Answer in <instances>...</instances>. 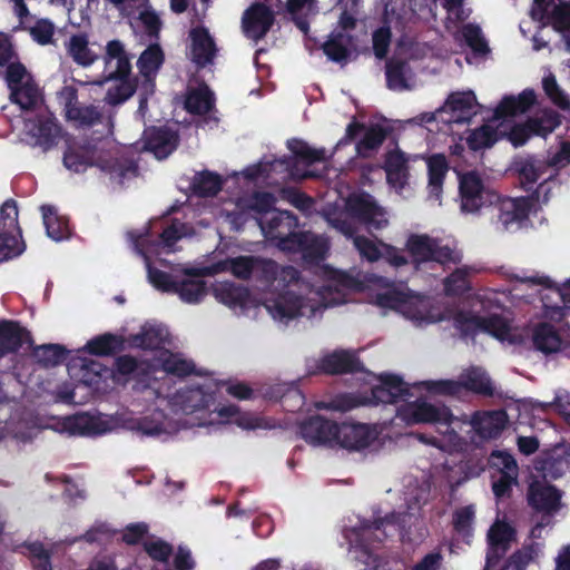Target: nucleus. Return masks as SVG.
I'll return each instance as SVG.
<instances>
[{
  "label": "nucleus",
  "instance_id": "f257e3e1",
  "mask_svg": "<svg viewBox=\"0 0 570 570\" xmlns=\"http://www.w3.org/2000/svg\"><path fill=\"white\" fill-rule=\"evenodd\" d=\"M262 269L275 274L272 281V293L263 305L275 322L287 324L296 317H315L328 306L343 304L352 286V281L343 273L323 268L315 283L309 284L298 277L292 267L278 268L271 261H262L250 256L225 259L200 269L202 274L230 272L238 278H247Z\"/></svg>",
  "mask_w": 570,
  "mask_h": 570
},
{
  "label": "nucleus",
  "instance_id": "f03ea898",
  "mask_svg": "<svg viewBox=\"0 0 570 570\" xmlns=\"http://www.w3.org/2000/svg\"><path fill=\"white\" fill-rule=\"evenodd\" d=\"M375 304L383 309L400 313L415 326H428L453 318L455 326L465 333L481 331L500 341L511 340L510 323L501 314L491 313L488 316L454 314L430 297L414 293L404 286L390 287L379 293Z\"/></svg>",
  "mask_w": 570,
  "mask_h": 570
},
{
  "label": "nucleus",
  "instance_id": "7ed1b4c3",
  "mask_svg": "<svg viewBox=\"0 0 570 570\" xmlns=\"http://www.w3.org/2000/svg\"><path fill=\"white\" fill-rule=\"evenodd\" d=\"M424 382L409 387L399 376L381 375L379 383L372 387V399L368 403H404L397 407V416L406 424L432 423L436 425L438 436H428L422 433L413 434L420 442L431 445L440 454L445 452L462 451L465 442L458 436L454 431L441 430L443 425H451L458 422L452 417V413L445 406H436L423 400L410 402L407 397L414 396L413 391L425 385Z\"/></svg>",
  "mask_w": 570,
  "mask_h": 570
},
{
  "label": "nucleus",
  "instance_id": "20e7f679",
  "mask_svg": "<svg viewBox=\"0 0 570 570\" xmlns=\"http://www.w3.org/2000/svg\"><path fill=\"white\" fill-rule=\"evenodd\" d=\"M325 219L334 229L353 238V244L362 257L374 262L383 256L382 244L377 245L370 238L354 236L362 224L370 229H382L389 225L386 210L379 206L371 195L365 193L350 195L344 199V207L327 210Z\"/></svg>",
  "mask_w": 570,
  "mask_h": 570
},
{
  "label": "nucleus",
  "instance_id": "39448f33",
  "mask_svg": "<svg viewBox=\"0 0 570 570\" xmlns=\"http://www.w3.org/2000/svg\"><path fill=\"white\" fill-rule=\"evenodd\" d=\"M259 227L264 236L286 252H299L308 261L321 259L328 252V240L309 232L294 233L296 218L286 210H273L268 219L261 218Z\"/></svg>",
  "mask_w": 570,
  "mask_h": 570
},
{
  "label": "nucleus",
  "instance_id": "423d86ee",
  "mask_svg": "<svg viewBox=\"0 0 570 570\" xmlns=\"http://www.w3.org/2000/svg\"><path fill=\"white\" fill-rule=\"evenodd\" d=\"M134 389L139 405L146 406L153 413L142 417L124 414L119 419L120 425L150 436L173 433L175 429L161 411L163 406L168 404L167 382L155 381L153 384L139 382Z\"/></svg>",
  "mask_w": 570,
  "mask_h": 570
},
{
  "label": "nucleus",
  "instance_id": "0eeeda50",
  "mask_svg": "<svg viewBox=\"0 0 570 570\" xmlns=\"http://www.w3.org/2000/svg\"><path fill=\"white\" fill-rule=\"evenodd\" d=\"M535 102L532 89H525L518 96L504 97L494 111V117L468 137L471 149L491 147L500 137L509 136L513 126L509 118L525 112Z\"/></svg>",
  "mask_w": 570,
  "mask_h": 570
},
{
  "label": "nucleus",
  "instance_id": "6e6552de",
  "mask_svg": "<svg viewBox=\"0 0 570 570\" xmlns=\"http://www.w3.org/2000/svg\"><path fill=\"white\" fill-rule=\"evenodd\" d=\"M416 518L413 514H392L385 520L374 522L373 524H365L358 531L351 530L346 538L351 543V552L353 557L367 567L376 568L377 560L373 556L370 548V542L373 540L382 541L383 538L392 534L393 531H399L401 537H404L406 524H411Z\"/></svg>",
  "mask_w": 570,
  "mask_h": 570
},
{
  "label": "nucleus",
  "instance_id": "1a4fd4ad",
  "mask_svg": "<svg viewBox=\"0 0 570 570\" xmlns=\"http://www.w3.org/2000/svg\"><path fill=\"white\" fill-rule=\"evenodd\" d=\"M104 62L105 77L94 83L101 86L106 81L115 79L117 82L108 89L105 99L110 105L121 104L131 97L135 87L127 79L131 72V58L120 40L114 39L107 42Z\"/></svg>",
  "mask_w": 570,
  "mask_h": 570
},
{
  "label": "nucleus",
  "instance_id": "9d476101",
  "mask_svg": "<svg viewBox=\"0 0 570 570\" xmlns=\"http://www.w3.org/2000/svg\"><path fill=\"white\" fill-rule=\"evenodd\" d=\"M63 164L75 173L85 171L89 166L96 165L119 184L136 174V168L131 163L107 159L101 153L88 146H70L65 154Z\"/></svg>",
  "mask_w": 570,
  "mask_h": 570
},
{
  "label": "nucleus",
  "instance_id": "9b49d317",
  "mask_svg": "<svg viewBox=\"0 0 570 570\" xmlns=\"http://www.w3.org/2000/svg\"><path fill=\"white\" fill-rule=\"evenodd\" d=\"M213 401L212 384H207L202 387H191L177 392L168 400V404H171L173 407H178L185 414H195V420L188 422L189 426H208L216 424V413L219 410L209 411Z\"/></svg>",
  "mask_w": 570,
  "mask_h": 570
},
{
  "label": "nucleus",
  "instance_id": "f8f14e48",
  "mask_svg": "<svg viewBox=\"0 0 570 570\" xmlns=\"http://www.w3.org/2000/svg\"><path fill=\"white\" fill-rule=\"evenodd\" d=\"M520 285L527 288L540 287L535 293L540 295L544 316L550 320H561L570 311V279L561 287L552 285L548 277L533 274L520 277Z\"/></svg>",
  "mask_w": 570,
  "mask_h": 570
},
{
  "label": "nucleus",
  "instance_id": "ddd939ff",
  "mask_svg": "<svg viewBox=\"0 0 570 570\" xmlns=\"http://www.w3.org/2000/svg\"><path fill=\"white\" fill-rule=\"evenodd\" d=\"M426 391L433 394L459 395L462 390L491 395L493 386L487 373L480 367H470L463 371L458 381L441 380L423 383Z\"/></svg>",
  "mask_w": 570,
  "mask_h": 570
},
{
  "label": "nucleus",
  "instance_id": "4468645a",
  "mask_svg": "<svg viewBox=\"0 0 570 570\" xmlns=\"http://www.w3.org/2000/svg\"><path fill=\"white\" fill-rule=\"evenodd\" d=\"M460 209L464 214H478L497 200V194L488 188L475 171L459 174Z\"/></svg>",
  "mask_w": 570,
  "mask_h": 570
},
{
  "label": "nucleus",
  "instance_id": "2eb2a0df",
  "mask_svg": "<svg viewBox=\"0 0 570 570\" xmlns=\"http://www.w3.org/2000/svg\"><path fill=\"white\" fill-rule=\"evenodd\" d=\"M491 219L498 232H514L527 222L531 208L527 198H500L490 207Z\"/></svg>",
  "mask_w": 570,
  "mask_h": 570
},
{
  "label": "nucleus",
  "instance_id": "dca6fc26",
  "mask_svg": "<svg viewBox=\"0 0 570 570\" xmlns=\"http://www.w3.org/2000/svg\"><path fill=\"white\" fill-rule=\"evenodd\" d=\"M406 247L416 267L422 264L444 265L459 259L458 253L426 235H412L407 239Z\"/></svg>",
  "mask_w": 570,
  "mask_h": 570
},
{
  "label": "nucleus",
  "instance_id": "f3484780",
  "mask_svg": "<svg viewBox=\"0 0 570 570\" xmlns=\"http://www.w3.org/2000/svg\"><path fill=\"white\" fill-rule=\"evenodd\" d=\"M117 423L108 415H90L87 413L65 417L58 423L57 430L69 435H100L112 431Z\"/></svg>",
  "mask_w": 570,
  "mask_h": 570
},
{
  "label": "nucleus",
  "instance_id": "a211bd4d",
  "mask_svg": "<svg viewBox=\"0 0 570 570\" xmlns=\"http://www.w3.org/2000/svg\"><path fill=\"white\" fill-rule=\"evenodd\" d=\"M514 537L515 532L509 523L500 520L494 522L488 532L489 550L484 570H503L501 560Z\"/></svg>",
  "mask_w": 570,
  "mask_h": 570
},
{
  "label": "nucleus",
  "instance_id": "6ab92c4d",
  "mask_svg": "<svg viewBox=\"0 0 570 570\" xmlns=\"http://www.w3.org/2000/svg\"><path fill=\"white\" fill-rule=\"evenodd\" d=\"M490 466L498 472L493 475V492L501 498L508 494L512 484L517 483L518 465L513 456L505 451H493L490 455Z\"/></svg>",
  "mask_w": 570,
  "mask_h": 570
},
{
  "label": "nucleus",
  "instance_id": "aec40b11",
  "mask_svg": "<svg viewBox=\"0 0 570 570\" xmlns=\"http://www.w3.org/2000/svg\"><path fill=\"white\" fill-rule=\"evenodd\" d=\"M214 297L227 307L246 313L259 306V302L248 291L230 282H216L212 286Z\"/></svg>",
  "mask_w": 570,
  "mask_h": 570
},
{
  "label": "nucleus",
  "instance_id": "412c9836",
  "mask_svg": "<svg viewBox=\"0 0 570 570\" xmlns=\"http://www.w3.org/2000/svg\"><path fill=\"white\" fill-rule=\"evenodd\" d=\"M560 124L559 116L553 110H542L540 115L529 119L525 125L513 126L510 141L514 146L523 145L531 135L547 136Z\"/></svg>",
  "mask_w": 570,
  "mask_h": 570
},
{
  "label": "nucleus",
  "instance_id": "4be33fe9",
  "mask_svg": "<svg viewBox=\"0 0 570 570\" xmlns=\"http://www.w3.org/2000/svg\"><path fill=\"white\" fill-rule=\"evenodd\" d=\"M454 420H458L454 424L443 425L441 430L443 432L454 431L459 436L455 429L460 428L462 423L469 422L473 430L482 438H493L499 434L507 424V415L503 411H492L475 413L470 421L462 420L452 415Z\"/></svg>",
  "mask_w": 570,
  "mask_h": 570
},
{
  "label": "nucleus",
  "instance_id": "5701e85b",
  "mask_svg": "<svg viewBox=\"0 0 570 570\" xmlns=\"http://www.w3.org/2000/svg\"><path fill=\"white\" fill-rule=\"evenodd\" d=\"M272 173L285 174L294 179L315 177L316 174L308 170H301L297 165H292L285 159H263L256 165L247 167L243 175L248 179H268Z\"/></svg>",
  "mask_w": 570,
  "mask_h": 570
},
{
  "label": "nucleus",
  "instance_id": "b1692460",
  "mask_svg": "<svg viewBox=\"0 0 570 570\" xmlns=\"http://www.w3.org/2000/svg\"><path fill=\"white\" fill-rule=\"evenodd\" d=\"M379 438L376 426L344 423L338 425L336 445L348 450H362L371 446Z\"/></svg>",
  "mask_w": 570,
  "mask_h": 570
},
{
  "label": "nucleus",
  "instance_id": "393cba45",
  "mask_svg": "<svg viewBox=\"0 0 570 570\" xmlns=\"http://www.w3.org/2000/svg\"><path fill=\"white\" fill-rule=\"evenodd\" d=\"M275 204V197L269 193H257L249 199H240L236 204V212L225 210L226 220L232 228L238 230L247 219V210H254L258 214H271Z\"/></svg>",
  "mask_w": 570,
  "mask_h": 570
},
{
  "label": "nucleus",
  "instance_id": "a878e982",
  "mask_svg": "<svg viewBox=\"0 0 570 570\" xmlns=\"http://www.w3.org/2000/svg\"><path fill=\"white\" fill-rule=\"evenodd\" d=\"M58 99L63 106L66 118L77 126H89L100 118V114L95 107L78 105L76 90L71 87H63L58 92Z\"/></svg>",
  "mask_w": 570,
  "mask_h": 570
},
{
  "label": "nucleus",
  "instance_id": "bb28decb",
  "mask_svg": "<svg viewBox=\"0 0 570 570\" xmlns=\"http://www.w3.org/2000/svg\"><path fill=\"white\" fill-rule=\"evenodd\" d=\"M273 11L262 3L253 4L242 18V27L245 36L255 41L262 39L274 23Z\"/></svg>",
  "mask_w": 570,
  "mask_h": 570
},
{
  "label": "nucleus",
  "instance_id": "cd10ccee",
  "mask_svg": "<svg viewBox=\"0 0 570 570\" xmlns=\"http://www.w3.org/2000/svg\"><path fill=\"white\" fill-rule=\"evenodd\" d=\"M189 55L198 67H205L213 62L217 47L209 30L204 26H196L189 31Z\"/></svg>",
  "mask_w": 570,
  "mask_h": 570
},
{
  "label": "nucleus",
  "instance_id": "c85d7f7f",
  "mask_svg": "<svg viewBox=\"0 0 570 570\" xmlns=\"http://www.w3.org/2000/svg\"><path fill=\"white\" fill-rule=\"evenodd\" d=\"M159 371L175 376H186L195 371V364L181 354L161 350L149 364L150 377H158L157 373Z\"/></svg>",
  "mask_w": 570,
  "mask_h": 570
},
{
  "label": "nucleus",
  "instance_id": "c756f323",
  "mask_svg": "<svg viewBox=\"0 0 570 570\" xmlns=\"http://www.w3.org/2000/svg\"><path fill=\"white\" fill-rule=\"evenodd\" d=\"M519 174L524 186L532 185L541 180L535 190V196L539 202L548 200V193L550 190V184L554 173L548 168L546 163L540 160L524 161L519 169Z\"/></svg>",
  "mask_w": 570,
  "mask_h": 570
},
{
  "label": "nucleus",
  "instance_id": "7c9ffc66",
  "mask_svg": "<svg viewBox=\"0 0 570 570\" xmlns=\"http://www.w3.org/2000/svg\"><path fill=\"white\" fill-rule=\"evenodd\" d=\"M561 492L543 481H534L530 484L528 500L537 511L553 514L561 508Z\"/></svg>",
  "mask_w": 570,
  "mask_h": 570
},
{
  "label": "nucleus",
  "instance_id": "2f4dec72",
  "mask_svg": "<svg viewBox=\"0 0 570 570\" xmlns=\"http://www.w3.org/2000/svg\"><path fill=\"white\" fill-rule=\"evenodd\" d=\"M301 434L312 444L336 445L338 425L321 416H315L302 424Z\"/></svg>",
  "mask_w": 570,
  "mask_h": 570
},
{
  "label": "nucleus",
  "instance_id": "473e14b6",
  "mask_svg": "<svg viewBox=\"0 0 570 570\" xmlns=\"http://www.w3.org/2000/svg\"><path fill=\"white\" fill-rule=\"evenodd\" d=\"M26 130L43 150L51 148L61 137V129L51 116H43L37 122L28 120Z\"/></svg>",
  "mask_w": 570,
  "mask_h": 570
},
{
  "label": "nucleus",
  "instance_id": "72a5a7b5",
  "mask_svg": "<svg viewBox=\"0 0 570 570\" xmlns=\"http://www.w3.org/2000/svg\"><path fill=\"white\" fill-rule=\"evenodd\" d=\"M442 112H449L446 121H469L478 112V104L472 91L452 94L446 100Z\"/></svg>",
  "mask_w": 570,
  "mask_h": 570
},
{
  "label": "nucleus",
  "instance_id": "f704fd0d",
  "mask_svg": "<svg viewBox=\"0 0 570 570\" xmlns=\"http://www.w3.org/2000/svg\"><path fill=\"white\" fill-rule=\"evenodd\" d=\"M188 227L179 222H176L171 224L169 227H167L160 235L161 239L159 243H150L149 242V235L147 232L141 233H129L130 238L134 242V245L136 246V240L139 239V236H142L144 239V247L145 249L153 250L151 254H157L158 248L161 247L166 252H173L175 243L183 238L190 235L188 232Z\"/></svg>",
  "mask_w": 570,
  "mask_h": 570
},
{
  "label": "nucleus",
  "instance_id": "c9c22d12",
  "mask_svg": "<svg viewBox=\"0 0 570 570\" xmlns=\"http://www.w3.org/2000/svg\"><path fill=\"white\" fill-rule=\"evenodd\" d=\"M177 147V135L167 128H150L145 131V148L157 159L168 157Z\"/></svg>",
  "mask_w": 570,
  "mask_h": 570
},
{
  "label": "nucleus",
  "instance_id": "e433bc0d",
  "mask_svg": "<svg viewBox=\"0 0 570 570\" xmlns=\"http://www.w3.org/2000/svg\"><path fill=\"white\" fill-rule=\"evenodd\" d=\"M203 268L204 267L186 271V277L175 287V293H177L185 303L195 304L205 297L207 293L206 285L200 279V276L206 275L200 273Z\"/></svg>",
  "mask_w": 570,
  "mask_h": 570
},
{
  "label": "nucleus",
  "instance_id": "4c0bfd02",
  "mask_svg": "<svg viewBox=\"0 0 570 570\" xmlns=\"http://www.w3.org/2000/svg\"><path fill=\"white\" fill-rule=\"evenodd\" d=\"M165 60L163 49L158 43L149 45L138 57L137 68L139 73L146 79L147 87L153 91V79L156 77Z\"/></svg>",
  "mask_w": 570,
  "mask_h": 570
},
{
  "label": "nucleus",
  "instance_id": "58836bf2",
  "mask_svg": "<svg viewBox=\"0 0 570 570\" xmlns=\"http://www.w3.org/2000/svg\"><path fill=\"white\" fill-rule=\"evenodd\" d=\"M217 422L235 423L244 430L269 429L271 424L263 417L253 413H240L235 406H224L216 413Z\"/></svg>",
  "mask_w": 570,
  "mask_h": 570
},
{
  "label": "nucleus",
  "instance_id": "ea45409f",
  "mask_svg": "<svg viewBox=\"0 0 570 570\" xmlns=\"http://www.w3.org/2000/svg\"><path fill=\"white\" fill-rule=\"evenodd\" d=\"M429 174V199L441 204L442 186L448 173V163L443 155H433L426 159Z\"/></svg>",
  "mask_w": 570,
  "mask_h": 570
},
{
  "label": "nucleus",
  "instance_id": "a19ab883",
  "mask_svg": "<svg viewBox=\"0 0 570 570\" xmlns=\"http://www.w3.org/2000/svg\"><path fill=\"white\" fill-rule=\"evenodd\" d=\"M70 375L88 386L97 385L108 370L94 360L75 358L69 365Z\"/></svg>",
  "mask_w": 570,
  "mask_h": 570
},
{
  "label": "nucleus",
  "instance_id": "79ce46f5",
  "mask_svg": "<svg viewBox=\"0 0 570 570\" xmlns=\"http://www.w3.org/2000/svg\"><path fill=\"white\" fill-rule=\"evenodd\" d=\"M401 150H392L389 153L385 163V171L389 184L401 190L407 183V164L410 161Z\"/></svg>",
  "mask_w": 570,
  "mask_h": 570
},
{
  "label": "nucleus",
  "instance_id": "37998d69",
  "mask_svg": "<svg viewBox=\"0 0 570 570\" xmlns=\"http://www.w3.org/2000/svg\"><path fill=\"white\" fill-rule=\"evenodd\" d=\"M168 338V331L163 325L145 324L140 332L132 335L130 343L135 347L144 350H156L157 353L163 348V345Z\"/></svg>",
  "mask_w": 570,
  "mask_h": 570
},
{
  "label": "nucleus",
  "instance_id": "c03bdc74",
  "mask_svg": "<svg viewBox=\"0 0 570 570\" xmlns=\"http://www.w3.org/2000/svg\"><path fill=\"white\" fill-rule=\"evenodd\" d=\"M68 56L78 65L88 67L92 65L98 55L90 47L89 39L83 33L71 36L65 43Z\"/></svg>",
  "mask_w": 570,
  "mask_h": 570
},
{
  "label": "nucleus",
  "instance_id": "a18cd8bd",
  "mask_svg": "<svg viewBox=\"0 0 570 570\" xmlns=\"http://www.w3.org/2000/svg\"><path fill=\"white\" fill-rule=\"evenodd\" d=\"M136 249L144 256L149 282L163 292H175L178 283L174 282L168 274L151 267L150 255L153 250L145 249L142 236H139V239L136 240Z\"/></svg>",
  "mask_w": 570,
  "mask_h": 570
},
{
  "label": "nucleus",
  "instance_id": "49530a36",
  "mask_svg": "<svg viewBox=\"0 0 570 570\" xmlns=\"http://www.w3.org/2000/svg\"><path fill=\"white\" fill-rule=\"evenodd\" d=\"M149 364L145 362H137L131 356H121L116 362V372L121 375H129L132 374L135 377H137V383L135 386L142 382L144 384L154 383L155 381L158 382H166L165 380H161L160 377H150L149 372Z\"/></svg>",
  "mask_w": 570,
  "mask_h": 570
},
{
  "label": "nucleus",
  "instance_id": "de8ad7c7",
  "mask_svg": "<svg viewBox=\"0 0 570 570\" xmlns=\"http://www.w3.org/2000/svg\"><path fill=\"white\" fill-rule=\"evenodd\" d=\"M387 87L394 91L410 90L414 82L406 63L391 60L386 63Z\"/></svg>",
  "mask_w": 570,
  "mask_h": 570
},
{
  "label": "nucleus",
  "instance_id": "09e8293b",
  "mask_svg": "<svg viewBox=\"0 0 570 570\" xmlns=\"http://www.w3.org/2000/svg\"><path fill=\"white\" fill-rule=\"evenodd\" d=\"M41 213L48 237L55 242H60L70 236L67 219L59 216L53 207L45 205L41 207Z\"/></svg>",
  "mask_w": 570,
  "mask_h": 570
},
{
  "label": "nucleus",
  "instance_id": "8fccbe9b",
  "mask_svg": "<svg viewBox=\"0 0 570 570\" xmlns=\"http://www.w3.org/2000/svg\"><path fill=\"white\" fill-rule=\"evenodd\" d=\"M26 332L13 322H0V357L17 351L26 341Z\"/></svg>",
  "mask_w": 570,
  "mask_h": 570
},
{
  "label": "nucleus",
  "instance_id": "3c124183",
  "mask_svg": "<svg viewBox=\"0 0 570 570\" xmlns=\"http://www.w3.org/2000/svg\"><path fill=\"white\" fill-rule=\"evenodd\" d=\"M533 343L539 351L546 354L559 352L563 345V341L554 327L546 323L535 327Z\"/></svg>",
  "mask_w": 570,
  "mask_h": 570
},
{
  "label": "nucleus",
  "instance_id": "603ef678",
  "mask_svg": "<svg viewBox=\"0 0 570 570\" xmlns=\"http://www.w3.org/2000/svg\"><path fill=\"white\" fill-rule=\"evenodd\" d=\"M546 26L547 23H551L554 30L563 32V37L567 43L568 49L570 50V6L561 4L557 6L551 3L549 8L548 14L543 20H538Z\"/></svg>",
  "mask_w": 570,
  "mask_h": 570
},
{
  "label": "nucleus",
  "instance_id": "864d4df0",
  "mask_svg": "<svg viewBox=\"0 0 570 570\" xmlns=\"http://www.w3.org/2000/svg\"><path fill=\"white\" fill-rule=\"evenodd\" d=\"M356 367L354 355L347 351H336L325 355L321 361V370L335 374L353 371Z\"/></svg>",
  "mask_w": 570,
  "mask_h": 570
},
{
  "label": "nucleus",
  "instance_id": "5fc2aeb1",
  "mask_svg": "<svg viewBox=\"0 0 570 570\" xmlns=\"http://www.w3.org/2000/svg\"><path fill=\"white\" fill-rule=\"evenodd\" d=\"M186 109L193 114L208 112L214 106V95L206 85L189 90L185 101Z\"/></svg>",
  "mask_w": 570,
  "mask_h": 570
},
{
  "label": "nucleus",
  "instance_id": "6e6d98bb",
  "mask_svg": "<svg viewBox=\"0 0 570 570\" xmlns=\"http://www.w3.org/2000/svg\"><path fill=\"white\" fill-rule=\"evenodd\" d=\"M352 38L345 33L332 35L324 43L323 50L328 59L336 62H345L350 56Z\"/></svg>",
  "mask_w": 570,
  "mask_h": 570
},
{
  "label": "nucleus",
  "instance_id": "4d7b16f0",
  "mask_svg": "<svg viewBox=\"0 0 570 570\" xmlns=\"http://www.w3.org/2000/svg\"><path fill=\"white\" fill-rule=\"evenodd\" d=\"M10 91L11 101L17 104L22 110L35 108L40 100L39 89L33 80L24 82Z\"/></svg>",
  "mask_w": 570,
  "mask_h": 570
},
{
  "label": "nucleus",
  "instance_id": "13d9d810",
  "mask_svg": "<svg viewBox=\"0 0 570 570\" xmlns=\"http://www.w3.org/2000/svg\"><path fill=\"white\" fill-rule=\"evenodd\" d=\"M287 145L297 160L303 161L306 165L323 161L327 158L326 150L324 148H312L305 141L293 139L289 140Z\"/></svg>",
  "mask_w": 570,
  "mask_h": 570
},
{
  "label": "nucleus",
  "instance_id": "bf43d9fd",
  "mask_svg": "<svg viewBox=\"0 0 570 570\" xmlns=\"http://www.w3.org/2000/svg\"><path fill=\"white\" fill-rule=\"evenodd\" d=\"M0 224L3 232L0 235L8 237L10 235L20 239V228L18 226V207L13 200H7L0 208Z\"/></svg>",
  "mask_w": 570,
  "mask_h": 570
},
{
  "label": "nucleus",
  "instance_id": "052dcab7",
  "mask_svg": "<svg viewBox=\"0 0 570 570\" xmlns=\"http://www.w3.org/2000/svg\"><path fill=\"white\" fill-rule=\"evenodd\" d=\"M540 550L541 548L538 543L523 547L510 557L505 568L511 570H525L530 562L539 556Z\"/></svg>",
  "mask_w": 570,
  "mask_h": 570
},
{
  "label": "nucleus",
  "instance_id": "680f3d73",
  "mask_svg": "<svg viewBox=\"0 0 570 570\" xmlns=\"http://www.w3.org/2000/svg\"><path fill=\"white\" fill-rule=\"evenodd\" d=\"M222 188V179L209 171L198 174L194 179V189L199 196H213Z\"/></svg>",
  "mask_w": 570,
  "mask_h": 570
},
{
  "label": "nucleus",
  "instance_id": "e2e57ef3",
  "mask_svg": "<svg viewBox=\"0 0 570 570\" xmlns=\"http://www.w3.org/2000/svg\"><path fill=\"white\" fill-rule=\"evenodd\" d=\"M120 340L111 334H105L89 341L85 348L95 355H108L120 347Z\"/></svg>",
  "mask_w": 570,
  "mask_h": 570
},
{
  "label": "nucleus",
  "instance_id": "0e129e2a",
  "mask_svg": "<svg viewBox=\"0 0 570 570\" xmlns=\"http://www.w3.org/2000/svg\"><path fill=\"white\" fill-rule=\"evenodd\" d=\"M461 37L465 43L479 55H485L489 51L488 43L482 36L481 29L475 24H465L461 28Z\"/></svg>",
  "mask_w": 570,
  "mask_h": 570
},
{
  "label": "nucleus",
  "instance_id": "69168bd1",
  "mask_svg": "<svg viewBox=\"0 0 570 570\" xmlns=\"http://www.w3.org/2000/svg\"><path fill=\"white\" fill-rule=\"evenodd\" d=\"M543 89L551 101L562 109L570 108L569 97L560 89L552 75L546 76L542 80Z\"/></svg>",
  "mask_w": 570,
  "mask_h": 570
},
{
  "label": "nucleus",
  "instance_id": "338daca9",
  "mask_svg": "<svg viewBox=\"0 0 570 570\" xmlns=\"http://www.w3.org/2000/svg\"><path fill=\"white\" fill-rule=\"evenodd\" d=\"M475 510L473 505H466L458 509L453 515V524L458 532L463 535L471 533Z\"/></svg>",
  "mask_w": 570,
  "mask_h": 570
},
{
  "label": "nucleus",
  "instance_id": "774afa93",
  "mask_svg": "<svg viewBox=\"0 0 570 570\" xmlns=\"http://www.w3.org/2000/svg\"><path fill=\"white\" fill-rule=\"evenodd\" d=\"M385 132L380 127H372L366 130L363 139L357 145V151L362 156H367V153L377 148L384 140Z\"/></svg>",
  "mask_w": 570,
  "mask_h": 570
}]
</instances>
